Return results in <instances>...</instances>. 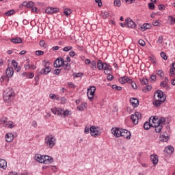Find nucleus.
<instances>
[{"label":"nucleus","instance_id":"nucleus-1","mask_svg":"<svg viewBox=\"0 0 175 175\" xmlns=\"http://www.w3.org/2000/svg\"><path fill=\"white\" fill-rule=\"evenodd\" d=\"M157 96V99L155 98L153 105L157 107H159V106L166 100V94L162 90H157L154 93V96Z\"/></svg>","mask_w":175,"mask_h":175},{"label":"nucleus","instance_id":"nucleus-2","mask_svg":"<svg viewBox=\"0 0 175 175\" xmlns=\"http://www.w3.org/2000/svg\"><path fill=\"white\" fill-rule=\"evenodd\" d=\"M14 96H16V93H14L13 89L8 88L4 90L3 98L5 102H12Z\"/></svg>","mask_w":175,"mask_h":175},{"label":"nucleus","instance_id":"nucleus-3","mask_svg":"<svg viewBox=\"0 0 175 175\" xmlns=\"http://www.w3.org/2000/svg\"><path fill=\"white\" fill-rule=\"evenodd\" d=\"M44 143L49 148H53L57 143V139L53 135H46L44 139Z\"/></svg>","mask_w":175,"mask_h":175},{"label":"nucleus","instance_id":"nucleus-4","mask_svg":"<svg viewBox=\"0 0 175 175\" xmlns=\"http://www.w3.org/2000/svg\"><path fill=\"white\" fill-rule=\"evenodd\" d=\"M96 91V88L95 86H90L87 89V96L91 102L94 100V96H95V92Z\"/></svg>","mask_w":175,"mask_h":175},{"label":"nucleus","instance_id":"nucleus-5","mask_svg":"<svg viewBox=\"0 0 175 175\" xmlns=\"http://www.w3.org/2000/svg\"><path fill=\"white\" fill-rule=\"evenodd\" d=\"M131 119L134 125L139 124V120H142V113L136 111L135 114L131 115Z\"/></svg>","mask_w":175,"mask_h":175},{"label":"nucleus","instance_id":"nucleus-6","mask_svg":"<svg viewBox=\"0 0 175 175\" xmlns=\"http://www.w3.org/2000/svg\"><path fill=\"white\" fill-rule=\"evenodd\" d=\"M51 72V67L47 64H44V68L38 72V75L40 76H42V75H44V76L49 75Z\"/></svg>","mask_w":175,"mask_h":175},{"label":"nucleus","instance_id":"nucleus-7","mask_svg":"<svg viewBox=\"0 0 175 175\" xmlns=\"http://www.w3.org/2000/svg\"><path fill=\"white\" fill-rule=\"evenodd\" d=\"M66 64V61L64 60V58L62 57H58L55 62H54V66L55 68H61V66H64Z\"/></svg>","mask_w":175,"mask_h":175},{"label":"nucleus","instance_id":"nucleus-8","mask_svg":"<svg viewBox=\"0 0 175 175\" xmlns=\"http://www.w3.org/2000/svg\"><path fill=\"white\" fill-rule=\"evenodd\" d=\"M121 137H124V139H126V140H131L132 134L131 133V131H128L127 129H122Z\"/></svg>","mask_w":175,"mask_h":175},{"label":"nucleus","instance_id":"nucleus-9","mask_svg":"<svg viewBox=\"0 0 175 175\" xmlns=\"http://www.w3.org/2000/svg\"><path fill=\"white\" fill-rule=\"evenodd\" d=\"M52 113L55 115L57 116L58 117H63L64 114V109L60 107H55L51 109Z\"/></svg>","mask_w":175,"mask_h":175},{"label":"nucleus","instance_id":"nucleus-10","mask_svg":"<svg viewBox=\"0 0 175 175\" xmlns=\"http://www.w3.org/2000/svg\"><path fill=\"white\" fill-rule=\"evenodd\" d=\"M90 135L91 136H99L100 133L99 132V127H95V126H92L90 127Z\"/></svg>","mask_w":175,"mask_h":175},{"label":"nucleus","instance_id":"nucleus-11","mask_svg":"<svg viewBox=\"0 0 175 175\" xmlns=\"http://www.w3.org/2000/svg\"><path fill=\"white\" fill-rule=\"evenodd\" d=\"M122 129L120 128H112L111 130V133L115 136V137H121V132Z\"/></svg>","mask_w":175,"mask_h":175},{"label":"nucleus","instance_id":"nucleus-12","mask_svg":"<svg viewBox=\"0 0 175 175\" xmlns=\"http://www.w3.org/2000/svg\"><path fill=\"white\" fill-rule=\"evenodd\" d=\"M103 70H104L105 75H110L111 73V66L107 62H104Z\"/></svg>","mask_w":175,"mask_h":175},{"label":"nucleus","instance_id":"nucleus-13","mask_svg":"<svg viewBox=\"0 0 175 175\" xmlns=\"http://www.w3.org/2000/svg\"><path fill=\"white\" fill-rule=\"evenodd\" d=\"M119 82L120 84H125V83H128V84L132 83V79L124 76L119 79Z\"/></svg>","mask_w":175,"mask_h":175},{"label":"nucleus","instance_id":"nucleus-14","mask_svg":"<svg viewBox=\"0 0 175 175\" xmlns=\"http://www.w3.org/2000/svg\"><path fill=\"white\" fill-rule=\"evenodd\" d=\"M125 23L129 28H136V23L133 22L130 18L125 20Z\"/></svg>","mask_w":175,"mask_h":175},{"label":"nucleus","instance_id":"nucleus-15","mask_svg":"<svg viewBox=\"0 0 175 175\" xmlns=\"http://www.w3.org/2000/svg\"><path fill=\"white\" fill-rule=\"evenodd\" d=\"M14 139V135L12 133H8L5 135V140L7 143H12Z\"/></svg>","mask_w":175,"mask_h":175},{"label":"nucleus","instance_id":"nucleus-16","mask_svg":"<svg viewBox=\"0 0 175 175\" xmlns=\"http://www.w3.org/2000/svg\"><path fill=\"white\" fill-rule=\"evenodd\" d=\"M58 10V8L48 7L45 10V13H46V14H54V13H57Z\"/></svg>","mask_w":175,"mask_h":175},{"label":"nucleus","instance_id":"nucleus-17","mask_svg":"<svg viewBox=\"0 0 175 175\" xmlns=\"http://www.w3.org/2000/svg\"><path fill=\"white\" fill-rule=\"evenodd\" d=\"M53 161L54 159L51 157L46 155L44 156L43 163L45 165H50V163H53Z\"/></svg>","mask_w":175,"mask_h":175},{"label":"nucleus","instance_id":"nucleus-18","mask_svg":"<svg viewBox=\"0 0 175 175\" xmlns=\"http://www.w3.org/2000/svg\"><path fill=\"white\" fill-rule=\"evenodd\" d=\"M149 122H152V125L159 124V119H158V116H151L149 118Z\"/></svg>","mask_w":175,"mask_h":175},{"label":"nucleus","instance_id":"nucleus-19","mask_svg":"<svg viewBox=\"0 0 175 175\" xmlns=\"http://www.w3.org/2000/svg\"><path fill=\"white\" fill-rule=\"evenodd\" d=\"M150 161L152 163H153L154 166H157L158 165V155L157 154H151L150 155Z\"/></svg>","mask_w":175,"mask_h":175},{"label":"nucleus","instance_id":"nucleus-20","mask_svg":"<svg viewBox=\"0 0 175 175\" xmlns=\"http://www.w3.org/2000/svg\"><path fill=\"white\" fill-rule=\"evenodd\" d=\"M5 75L9 78L12 77L13 75H14V70H13V68L8 67L5 71Z\"/></svg>","mask_w":175,"mask_h":175},{"label":"nucleus","instance_id":"nucleus-21","mask_svg":"<svg viewBox=\"0 0 175 175\" xmlns=\"http://www.w3.org/2000/svg\"><path fill=\"white\" fill-rule=\"evenodd\" d=\"M130 103L132 105L133 107H137L139 106V100L136 98H130Z\"/></svg>","mask_w":175,"mask_h":175},{"label":"nucleus","instance_id":"nucleus-22","mask_svg":"<svg viewBox=\"0 0 175 175\" xmlns=\"http://www.w3.org/2000/svg\"><path fill=\"white\" fill-rule=\"evenodd\" d=\"M164 152H166V154H173L174 152V148L172 146H168L165 148Z\"/></svg>","mask_w":175,"mask_h":175},{"label":"nucleus","instance_id":"nucleus-23","mask_svg":"<svg viewBox=\"0 0 175 175\" xmlns=\"http://www.w3.org/2000/svg\"><path fill=\"white\" fill-rule=\"evenodd\" d=\"M44 155H42L40 154H36L35 155V159L37 161V162H39V163H43V159H44Z\"/></svg>","mask_w":175,"mask_h":175},{"label":"nucleus","instance_id":"nucleus-24","mask_svg":"<svg viewBox=\"0 0 175 175\" xmlns=\"http://www.w3.org/2000/svg\"><path fill=\"white\" fill-rule=\"evenodd\" d=\"M96 67L97 69H98V70H103V66L105 65V63H103V62L100 59H98L96 62Z\"/></svg>","mask_w":175,"mask_h":175},{"label":"nucleus","instance_id":"nucleus-25","mask_svg":"<svg viewBox=\"0 0 175 175\" xmlns=\"http://www.w3.org/2000/svg\"><path fill=\"white\" fill-rule=\"evenodd\" d=\"M152 128H154L155 132L157 133H161L162 132L163 126L161 124H156V125H152Z\"/></svg>","mask_w":175,"mask_h":175},{"label":"nucleus","instance_id":"nucleus-26","mask_svg":"<svg viewBox=\"0 0 175 175\" xmlns=\"http://www.w3.org/2000/svg\"><path fill=\"white\" fill-rule=\"evenodd\" d=\"M77 109L79 111H84L87 109V103H82L79 106L77 107Z\"/></svg>","mask_w":175,"mask_h":175},{"label":"nucleus","instance_id":"nucleus-27","mask_svg":"<svg viewBox=\"0 0 175 175\" xmlns=\"http://www.w3.org/2000/svg\"><path fill=\"white\" fill-rule=\"evenodd\" d=\"M12 64L13 65L14 69L16 70V72H20L21 70V68L18 66V63L14 59L12 61Z\"/></svg>","mask_w":175,"mask_h":175},{"label":"nucleus","instance_id":"nucleus-28","mask_svg":"<svg viewBox=\"0 0 175 175\" xmlns=\"http://www.w3.org/2000/svg\"><path fill=\"white\" fill-rule=\"evenodd\" d=\"M160 87L161 88H165L167 91H169V90H170V87L169 86V83H167V82L161 81L160 83Z\"/></svg>","mask_w":175,"mask_h":175},{"label":"nucleus","instance_id":"nucleus-29","mask_svg":"<svg viewBox=\"0 0 175 175\" xmlns=\"http://www.w3.org/2000/svg\"><path fill=\"white\" fill-rule=\"evenodd\" d=\"M11 42L12 43H15L16 44L23 43V40L20 37H16L11 39Z\"/></svg>","mask_w":175,"mask_h":175},{"label":"nucleus","instance_id":"nucleus-30","mask_svg":"<svg viewBox=\"0 0 175 175\" xmlns=\"http://www.w3.org/2000/svg\"><path fill=\"white\" fill-rule=\"evenodd\" d=\"M150 128H152V124H151V122H146L144 124V129L146 131H148Z\"/></svg>","mask_w":175,"mask_h":175},{"label":"nucleus","instance_id":"nucleus-31","mask_svg":"<svg viewBox=\"0 0 175 175\" xmlns=\"http://www.w3.org/2000/svg\"><path fill=\"white\" fill-rule=\"evenodd\" d=\"M8 166V163L5 159H0V169H6Z\"/></svg>","mask_w":175,"mask_h":175},{"label":"nucleus","instance_id":"nucleus-32","mask_svg":"<svg viewBox=\"0 0 175 175\" xmlns=\"http://www.w3.org/2000/svg\"><path fill=\"white\" fill-rule=\"evenodd\" d=\"M151 28V24L149 23H144L141 27L142 31H146V29H150Z\"/></svg>","mask_w":175,"mask_h":175},{"label":"nucleus","instance_id":"nucleus-33","mask_svg":"<svg viewBox=\"0 0 175 175\" xmlns=\"http://www.w3.org/2000/svg\"><path fill=\"white\" fill-rule=\"evenodd\" d=\"M109 16H110V14H109L107 11H103L100 13V17H102V18H104V20H106V18H107Z\"/></svg>","mask_w":175,"mask_h":175},{"label":"nucleus","instance_id":"nucleus-34","mask_svg":"<svg viewBox=\"0 0 175 175\" xmlns=\"http://www.w3.org/2000/svg\"><path fill=\"white\" fill-rule=\"evenodd\" d=\"M69 116H72V111L66 109H63V117L65 118V117H69Z\"/></svg>","mask_w":175,"mask_h":175},{"label":"nucleus","instance_id":"nucleus-35","mask_svg":"<svg viewBox=\"0 0 175 175\" xmlns=\"http://www.w3.org/2000/svg\"><path fill=\"white\" fill-rule=\"evenodd\" d=\"M90 69H92V70H96V61L93 60L90 62Z\"/></svg>","mask_w":175,"mask_h":175},{"label":"nucleus","instance_id":"nucleus-36","mask_svg":"<svg viewBox=\"0 0 175 175\" xmlns=\"http://www.w3.org/2000/svg\"><path fill=\"white\" fill-rule=\"evenodd\" d=\"M64 14L65 16H70V14H72V10L69 8H65L64 10Z\"/></svg>","mask_w":175,"mask_h":175},{"label":"nucleus","instance_id":"nucleus-37","mask_svg":"<svg viewBox=\"0 0 175 175\" xmlns=\"http://www.w3.org/2000/svg\"><path fill=\"white\" fill-rule=\"evenodd\" d=\"M165 122H166L165 118H160L159 119V125H161V126H162V125H165Z\"/></svg>","mask_w":175,"mask_h":175},{"label":"nucleus","instance_id":"nucleus-38","mask_svg":"<svg viewBox=\"0 0 175 175\" xmlns=\"http://www.w3.org/2000/svg\"><path fill=\"white\" fill-rule=\"evenodd\" d=\"M6 122H8V118H3L1 119V124L5 128H8Z\"/></svg>","mask_w":175,"mask_h":175},{"label":"nucleus","instance_id":"nucleus-39","mask_svg":"<svg viewBox=\"0 0 175 175\" xmlns=\"http://www.w3.org/2000/svg\"><path fill=\"white\" fill-rule=\"evenodd\" d=\"M167 140H169V137L165 136L163 135H161L160 136V141L161 142H167Z\"/></svg>","mask_w":175,"mask_h":175},{"label":"nucleus","instance_id":"nucleus-40","mask_svg":"<svg viewBox=\"0 0 175 175\" xmlns=\"http://www.w3.org/2000/svg\"><path fill=\"white\" fill-rule=\"evenodd\" d=\"M156 75H157L158 76H159V77H163L165 73L163 72V70H159L157 71H156Z\"/></svg>","mask_w":175,"mask_h":175},{"label":"nucleus","instance_id":"nucleus-41","mask_svg":"<svg viewBox=\"0 0 175 175\" xmlns=\"http://www.w3.org/2000/svg\"><path fill=\"white\" fill-rule=\"evenodd\" d=\"M141 84L142 85H147L148 84V79L147 78H143L141 79Z\"/></svg>","mask_w":175,"mask_h":175},{"label":"nucleus","instance_id":"nucleus-42","mask_svg":"<svg viewBox=\"0 0 175 175\" xmlns=\"http://www.w3.org/2000/svg\"><path fill=\"white\" fill-rule=\"evenodd\" d=\"M111 89L116 90V91H121V90H122V88L121 86H118L117 85H112Z\"/></svg>","mask_w":175,"mask_h":175},{"label":"nucleus","instance_id":"nucleus-43","mask_svg":"<svg viewBox=\"0 0 175 175\" xmlns=\"http://www.w3.org/2000/svg\"><path fill=\"white\" fill-rule=\"evenodd\" d=\"M113 5L114 6L120 8V6H121V0H114Z\"/></svg>","mask_w":175,"mask_h":175},{"label":"nucleus","instance_id":"nucleus-44","mask_svg":"<svg viewBox=\"0 0 175 175\" xmlns=\"http://www.w3.org/2000/svg\"><path fill=\"white\" fill-rule=\"evenodd\" d=\"M72 49H73V46H66L63 49V51L68 53V51H70L71 50H72Z\"/></svg>","mask_w":175,"mask_h":175},{"label":"nucleus","instance_id":"nucleus-45","mask_svg":"<svg viewBox=\"0 0 175 175\" xmlns=\"http://www.w3.org/2000/svg\"><path fill=\"white\" fill-rule=\"evenodd\" d=\"M152 90V86L148 85L145 87V89L143 90L144 92H147V91H151Z\"/></svg>","mask_w":175,"mask_h":175},{"label":"nucleus","instance_id":"nucleus-46","mask_svg":"<svg viewBox=\"0 0 175 175\" xmlns=\"http://www.w3.org/2000/svg\"><path fill=\"white\" fill-rule=\"evenodd\" d=\"M64 70H67V71L70 70V64H69V63L65 64L64 63Z\"/></svg>","mask_w":175,"mask_h":175},{"label":"nucleus","instance_id":"nucleus-47","mask_svg":"<svg viewBox=\"0 0 175 175\" xmlns=\"http://www.w3.org/2000/svg\"><path fill=\"white\" fill-rule=\"evenodd\" d=\"M130 84H131V87L132 88H133V90L137 89V85H136V83L133 81V80L131 79V82H130Z\"/></svg>","mask_w":175,"mask_h":175},{"label":"nucleus","instance_id":"nucleus-48","mask_svg":"<svg viewBox=\"0 0 175 175\" xmlns=\"http://www.w3.org/2000/svg\"><path fill=\"white\" fill-rule=\"evenodd\" d=\"M136 0H122V2H126L128 5H132V3H135Z\"/></svg>","mask_w":175,"mask_h":175},{"label":"nucleus","instance_id":"nucleus-49","mask_svg":"<svg viewBox=\"0 0 175 175\" xmlns=\"http://www.w3.org/2000/svg\"><path fill=\"white\" fill-rule=\"evenodd\" d=\"M160 55H161V58H163V59H164L165 61H166L167 59V56L166 55L165 52H161Z\"/></svg>","mask_w":175,"mask_h":175},{"label":"nucleus","instance_id":"nucleus-50","mask_svg":"<svg viewBox=\"0 0 175 175\" xmlns=\"http://www.w3.org/2000/svg\"><path fill=\"white\" fill-rule=\"evenodd\" d=\"M175 75V69L174 68H171L170 70V77H173Z\"/></svg>","mask_w":175,"mask_h":175},{"label":"nucleus","instance_id":"nucleus-51","mask_svg":"<svg viewBox=\"0 0 175 175\" xmlns=\"http://www.w3.org/2000/svg\"><path fill=\"white\" fill-rule=\"evenodd\" d=\"M148 8L150 10H154V9H155V5L154 4V3H150L148 4Z\"/></svg>","mask_w":175,"mask_h":175},{"label":"nucleus","instance_id":"nucleus-52","mask_svg":"<svg viewBox=\"0 0 175 175\" xmlns=\"http://www.w3.org/2000/svg\"><path fill=\"white\" fill-rule=\"evenodd\" d=\"M5 125H7V128H14V124H13V122H8V123Z\"/></svg>","mask_w":175,"mask_h":175},{"label":"nucleus","instance_id":"nucleus-53","mask_svg":"<svg viewBox=\"0 0 175 175\" xmlns=\"http://www.w3.org/2000/svg\"><path fill=\"white\" fill-rule=\"evenodd\" d=\"M163 42V36H160L158 38L157 43H159V44H162Z\"/></svg>","mask_w":175,"mask_h":175},{"label":"nucleus","instance_id":"nucleus-54","mask_svg":"<svg viewBox=\"0 0 175 175\" xmlns=\"http://www.w3.org/2000/svg\"><path fill=\"white\" fill-rule=\"evenodd\" d=\"M35 5V3H33V2H32V1H29L28 3H27V8H29V9H31V8H33V5Z\"/></svg>","mask_w":175,"mask_h":175},{"label":"nucleus","instance_id":"nucleus-55","mask_svg":"<svg viewBox=\"0 0 175 175\" xmlns=\"http://www.w3.org/2000/svg\"><path fill=\"white\" fill-rule=\"evenodd\" d=\"M113 79H114V76H113V75L111 74H108L107 77V79L109 81H112Z\"/></svg>","mask_w":175,"mask_h":175},{"label":"nucleus","instance_id":"nucleus-56","mask_svg":"<svg viewBox=\"0 0 175 175\" xmlns=\"http://www.w3.org/2000/svg\"><path fill=\"white\" fill-rule=\"evenodd\" d=\"M159 24H161V21H155L152 22V25H154V27H159Z\"/></svg>","mask_w":175,"mask_h":175},{"label":"nucleus","instance_id":"nucleus-57","mask_svg":"<svg viewBox=\"0 0 175 175\" xmlns=\"http://www.w3.org/2000/svg\"><path fill=\"white\" fill-rule=\"evenodd\" d=\"M12 14H14V10H11L5 13L6 16H12Z\"/></svg>","mask_w":175,"mask_h":175},{"label":"nucleus","instance_id":"nucleus-58","mask_svg":"<svg viewBox=\"0 0 175 175\" xmlns=\"http://www.w3.org/2000/svg\"><path fill=\"white\" fill-rule=\"evenodd\" d=\"M68 85L70 87V88H76V85L72 82H68Z\"/></svg>","mask_w":175,"mask_h":175},{"label":"nucleus","instance_id":"nucleus-59","mask_svg":"<svg viewBox=\"0 0 175 175\" xmlns=\"http://www.w3.org/2000/svg\"><path fill=\"white\" fill-rule=\"evenodd\" d=\"M34 76H35V74L33 72L27 73V77L29 79H33Z\"/></svg>","mask_w":175,"mask_h":175},{"label":"nucleus","instance_id":"nucleus-60","mask_svg":"<svg viewBox=\"0 0 175 175\" xmlns=\"http://www.w3.org/2000/svg\"><path fill=\"white\" fill-rule=\"evenodd\" d=\"M138 43L140 44V46H146V42L143 40H139Z\"/></svg>","mask_w":175,"mask_h":175},{"label":"nucleus","instance_id":"nucleus-61","mask_svg":"<svg viewBox=\"0 0 175 175\" xmlns=\"http://www.w3.org/2000/svg\"><path fill=\"white\" fill-rule=\"evenodd\" d=\"M169 18H170V20L171 21V24L172 25H174V24H175V18L173 16H170Z\"/></svg>","mask_w":175,"mask_h":175},{"label":"nucleus","instance_id":"nucleus-62","mask_svg":"<svg viewBox=\"0 0 175 175\" xmlns=\"http://www.w3.org/2000/svg\"><path fill=\"white\" fill-rule=\"evenodd\" d=\"M43 54H44V52L42 51H36V55L40 56V55H43Z\"/></svg>","mask_w":175,"mask_h":175},{"label":"nucleus","instance_id":"nucleus-63","mask_svg":"<svg viewBox=\"0 0 175 175\" xmlns=\"http://www.w3.org/2000/svg\"><path fill=\"white\" fill-rule=\"evenodd\" d=\"M27 64H25L24 67H25V69H29L30 68V66H29V59H27Z\"/></svg>","mask_w":175,"mask_h":175},{"label":"nucleus","instance_id":"nucleus-64","mask_svg":"<svg viewBox=\"0 0 175 175\" xmlns=\"http://www.w3.org/2000/svg\"><path fill=\"white\" fill-rule=\"evenodd\" d=\"M59 73H61V70H60V69H58V68L55 69V70H54V72H53V75H59Z\"/></svg>","mask_w":175,"mask_h":175}]
</instances>
